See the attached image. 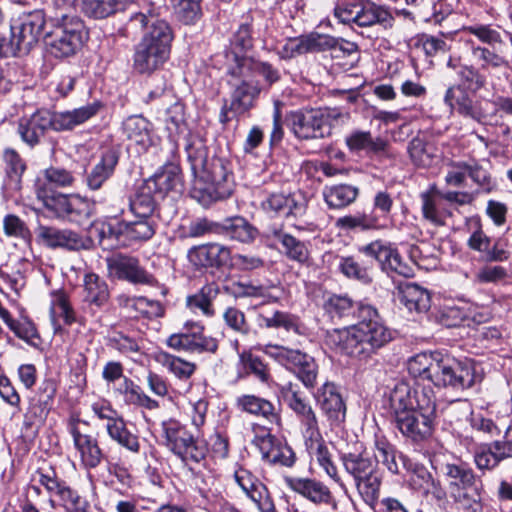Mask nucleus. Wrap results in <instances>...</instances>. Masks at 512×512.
Masks as SVG:
<instances>
[{"mask_svg": "<svg viewBox=\"0 0 512 512\" xmlns=\"http://www.w3.org/2000/svg\"><path fill=\"white\" fill-rule=\"evenodd\" d=\"M124 401L127 404H132L136 406H140L146 408L148 410H155L159 408L158 401L152 399L150 396L146 395L140 386L137 384L132 387L126 395L123 396Z\"/></svg>", "mask_w": 512, "mask_h": 512, "instance_id": "774afa93", "label": "nucleus"}, {"mask_svg": "<svg viewBox=\"0 0 512 512\" xmlns=\"http://www.w3.org/2000/svg\"><path fill=\"white\" fill-rule=\"evenodd\" d=\"M357 317L354 325L327 331L325 343L342 355L367 361L391 341L392 335L372 306L357 304Z\"/></svg>", "mask_w": 512, "mask_h": 512, "instance_id": "f257e3e1", "label": "nucleus"}, {"mask_svg": "<svg viewBox=\"0 0 512 512\" xmlns=\"http://www.w3.org/2000/svg\"><path fill=\"white\" fill-rule=\"evenodd\" d=\"M359 251L369 257L376 259L383 271L395 273L405 278L414 276V268L403 261L398 250L390 243L381 240L373 241L359 248Z\"/></svg>", "mask_w": 512, "mask_h": 512, "instance_id": "ddd939ff", "label": "nucleus"}, {"mask_svg": "<svg viewBox=\"0 0 512 512\" xmlns=\"http://www.w3.org/2000/svg\"><path fill=\"white\" fill-rule=\"evenodd\" d=\"M305 446L309 453L312 463L317 464L327 476H329L336 483H341V478L338 474L337 467L332 459V454L329 451L320 431L317 435L311 434L305 437Z\"/></svg>", "mask_w": 512, "mask_h": 512, "instance_id": "412c9836", "label": "nucleus"}, {"mask_svg": "<svg viewBox=\"0 0 512 512\" xmlns=\"http://www.w3.org/2000/svg\"><path fill=\"white\" fill-rule=\"evenodd\" d=\"M126 0H88L83 13L96 19L106 18L124 8Z\"/></svg>", "mask_w": 512, "mask_h": 512, "instance_id": "3c124183", "label": "nucleus"}, {"mask_svg": "<svg viewBox=\"0 0 512 512\" xmlns=\"http://www.w3.org/2000/svg\"><path fill=\"white\" fill-rule=\"evenodd\" d=\"M358 12L354 23L360 27H369L379 24L387 29L393 26L394 17L391 12L383 6L361 2Z\"/></svg>", "mask_w": 512, "mask_h": 512, "instance_id": "cd10ccee", "label": "nucleus"}, {"mask_svg": "<svg viewBox=\"0 0 512 512\" xmlns=\"http://www.w3.org/2000/svg\"><path fill=\"white\" fill-rule=\"evenodd\" d=\"M123 132L126 138L141 150H146L153 143L152 125L142 116L128 117L123 122Z\"/></svg>", "mask_w": 512, "mask_h": 512, "instance_id": "a878e982", "label": "nucleus"}, {"mask_svg": "<svg viewBox=\"0 0 512 512\" xmlns=\"http://www.w3.org/2000/svg\"><path fill=\"white\" fill-rule=\"evenodd\" d=\"M253 47V38L251 36V28L248 24H242L233 34L231 39V51L227 54V59L234 53L243 55Z\"/></svg>", "mask_w": 512, "mask_h": 512, "instance_id": "4d7b16f0", "label": "nucleus"}, {"mask_svg": "<svg viewBox=\"0 0 512 512\" xmlns=\"http://www.w3.org/2000/svg\"><path fill=\"white\" fill-rule=\"evenodd\" d=\"M84 301L101 307L109 300L107 283L95 273H88L83 280Z\"/></svg>", "mask_w": 512, "mask_h": 512, "instance_id": "72a5a7b5", "label": "nucleus"}, {"mask_svg": "<svg viewBox=\"0 0 512 512\" xmlns=\"http://www.w3.org/2000/svg\"><path fill=\"white\" fill-rule=\"evenodd\" d=\"M473 361L467 358L454 359L450 363V386L469 388L474 383Z\"/></svg>", "mask_w": 512, "mask_h": 512, "instance_id": "c03bdc74", "label": "nucleus"}, {"mask_svg": "<svg viewBox=\"0 0 512 512\" xmlns=\"http://www.w3.org/2000/svg\"><path fill=\"white\" fill-rule=\"evenodd\" d=\"M187 158L196 177L204 186H195L192 197L203 206L227 199L233 193L235 182L228 160L213 156L207 158V150L201 141H195L186 146Z\"/></svg>", "mask_w": 512, "mask_h": 512, "instance_id": "20e7f679", "label": "nucleus"}, {"mask_svg": "<svg viewBox=\"0 0 512 512\" xmlns=\"http://www.w3.org/2000/svg\"><path fill=\"white\" fill-rule=\"evenodd\" d=\"M121 233L133 241H146L155 234V226L150 218H137L125 223Z\"/></svg>", "mask_w": 512, "mask_h": 512, "instance_id": "8fccbe9b", "label": "nucleus"}, {"mask_svg": "<svg viewBox=\"0 0 512 512\" xmlns=\"http://www.w3.org/2000/svg\"><path fill=\"white\" fill-rule=\"evenodd\" d=\"M102 108L94 101L85 106L65 111L37 110L29 117L19 119L17 132L21 140L33 148L40 143L41 137L49 130L56 132L71 131L92 117Z\"/></svg>", "mask_w": 512, "mask_h": 512, "instance_id": "423d86ee", "label": "nucleus"}, {"mask_svg": "<svg viewBox=\"0 0 512 512\" xmlns=\"http://www.w3.org/2000/svg\"><path fill=\"white\" fill-rule=\"evenodd\" d=\"M129 25L144 29L140 42L135 47L134 68L139 73H151L168 59L173 39L169 25L151 10L130 17Z\"/></svg>", "mask_w": 512, "mask_h": 512, "instance_id": "39448f33", "label": "nucleus"}, {"mask_svg": "<svg viewBox=\"0 0 512 512\" xmlns=\"http://www.w3.org/2000/svg\"><path fill=\"white\" fill-rule=\"evenodd\" d=\"M340 460L362 500L373 509L378 504L383 480L379 463L392 474L399 473L397 451L383 438L375 440L372 452L367 449L347 452L341 455Z\"/></svg>", "mask_w": 512, "mask_h": 512, "instance_id": "f03ea898", "label": "nucleus"}, {"mask_svg": "<svg viewBox=\"0 0 512 512\" xmlns=\"http://www.w3.org/2000/svg\"><path fill=\"white\" fill-rule=\"evenodd\" d=\"M226 235L242 243H250L255 240L258 231L243 217L226 219L222 225Z\"/></svg>", "mask_w": 512, "mask_h": 512, "instance_id": "79ce46f5", "label": "nucleus"}, {"mask_svg": "<svg viewBox=\"0 0 512 512\" xmlns=\"http://www.w3.org/2000/svg\"><path fill=\"white\" fill-rule=\"evenodd\" d=\"M59 500L66 512H88L89 510L88 501L69 486L63 490Z\"/></svg>", "mask_w": 512, "mask_h": 512, "instance_id": "052dcab7", "label": "nucleus"}, {"mask_svg": "<svg viewBox=\"0 0 512 512\" xmlns=\"http://www.w3.org/2000/svg\"><path fill=\"white\" fill-rule=\"evenodd\" d=\"M280 394L289 408L300 418L304 427V437L319 432L318 419L305 397L299 390L297 384L287 383L280 388Z\"/></svg>", "mask_w": 512, "mask_h": 512, "instance_id": "dca6fc26", "label": "nucleus"}, {"mask_svg": "<svg viewBox=\"0 0 512 512\" xmlns=\"http://www.w3.org/2000/svg\"><path fill=\"white\" fill-rule=\"evenodd\" d=\"M218 293L219 288L217 284H206L196 294L187 297V306L194 312L199 310L203 315L212 317L215 314L212 302Z\"/></svg>", "mask_w": 512, "mask_h": 512, "instance_id": "e433bc0d", "label": "nucleus"}, {"mask_svg": "<svg viewBox=\"0 0 512 512\" xmlns=\"http://www.w3.org/2000/svg\"><path fill=\"white\" fill-rule=\"evenodd\" d=\"M52 395L37 392L29 399V406L24 414L23 426L26 429L41 426L50 411Z\"/></svg>", "mask_w": 512, "mask_h": 512, "instance_id": "c85d7f7f", "label": "nucleus"}, {"mask_svg": "<svg viewBox=\"0 0 512 512\" xmlns=\"http://www.w3.org/2000/svg\"><path fill=\"white\" fill-rule=\"evenodd\" d=\"M455 70V80H454V86L457 87L459 90H463L465 92L467 91H474L477 88H479V76L477 72L471 68V67H454ZM454 88H450V93H452ZM454 96L450 94V99Z\"/></svg>", "mask_w": 512, "mask_h": 512, "instance_id": "5fc2aeb1", "label": "nucleus"}, {"mask_svg": "<svg viewBox=\"0 0 512 512\" xmlns=\"http://www.w3.org/2000/svg\"><path fill=\"white\" fill-rule=\"evenodd\" d=\"M397 298L409 312L420 314L430 308L429 292L415 283H400L397 286Z\"/></svg>", "mask_w": 512, "mask_h": 512, "instance_id": "5701e85b", "label": "nucleus"}, {"mask_svg": "<svg viewBox=\"0 0 512 512\" xmlns=\"http://www.w3.org/2000/svg\"><path fill=\"white\" fill-rule=\"evenodd\" d=\"M79 424V419L71 418L68 422V431L79 454L81 465L85 469H94L101 464L104 454L98 440L90 434L82 433Z\"/></svg>", "mask_w": 512, "mask_h": 512, "instance_id": "2eb2a0df", "label": "nucleus"}, {"mask_svg": "<svg viewBox=\"0 0 512 512\" xmlns=\"http://www.w3.org/2000/svg\"><path fill=\"white\" fill-rule=\"evenodd\" d=\"M239 366L244 374H253L260 382L270 384L272 378L268 366L250 351L238 353Z\"/></svg>", "mask_w": 512, "mask_h": 512, "instance_id": "a18cd8bd", "label": "nucleus"}, {"mask_svg": "<svg viewBox=\"0 0 512 512\" xmlns=\"http://www.w3.org/2000/svg\"><path fill=\"white\" fill-rule=\"evenodd\" d=\"M107 270L110 276L125 280L133 284L154 283V278L139 263L135 257L127 255H114L107 258Z\"/></svg>", "mask_w": 512, "mask_h": 512, "instance_id": "f3484780", "label": "nucleus"}, {"mask_svg": "<svg viewBox=\"0 0 512 512\" xmlns=\"http://www.w3.org/2000/svg\"><path fill=\"white\" fill-rule=\"evenodd\" d=\"M200 0H172L178 18L185 24L197 20L200 14Z\"/></svg>", "mask_w": 512, "mask_h": 512, "instance_id": "e2e57ef3", "label": "nucleus"}, {"mask_svg": "<svg viewBox=\"0 0 512 512\" xmlns=\"http://www.w3.org/2000/svg\"><path fill=\"white\" fill-rule=\"evenodd\" d=\"M92 215L91 203L80 196L71 195V204L67 220L74 223H82Z\"/></svg>", "mask_w": 512, "mask_h": 512, "instance_id": "680f3d73", "label": "nucleus"}, {"mask_svg": "<svg viewBox=\"0 0 512 512\" xmlns=\"http://www.w3.org/2000/svg\"><path fill=\"white\" fill-rule=\"evenodd\" d=\"M106 430L109 437L120 446L132 453L139 452L140 443L138 437L127 429L126 423L121 416H118L110 424H106Z\"/></svg>", "mask_w": 512, "mask_h": 512, "instance_id": "58836bf2", "label": "nucleus"}, {"mask_svg": "<svg viewBox=\"0 0 512 512\" xmlns=\"http://www.w3.org/2000/svg\"><path fill=\"white\" fill-rule=\"evenodd\" d=\"M237 405L244 411L265 418L271 424H280V415L268 400L255 395H243L237 398Z\"/></svg>", "mask_w": 512, "mask_h": 512, "instance_id": "c756f323", "label": "nucleus"}, {"mask_svg": "<svg viewBox=\"0 0 512 512\" xmlns=\"http://www.w3.org/2000/svg\"><path fill=\"white\" fill-rule=\"evenodd\" d=\"M236 483L246 493V495L257 505L260 510H263L262 502L266 497L265 486L256 478L250 471L244 468H239L234 473Z\"/></svg>", "mask_w": 512, "mask_h": 512, "instance_id": "473e14b6", "label": "nucleus"}, {"mask_svg": "<svg viewBox=\"0 0 512 512\" xmlns=\"http://www.w3.org/2000/svg\"><path fill=\"white\" fill-rule=\"evenodd\" d=\"M263 324L267 328H284L286 331L299 332V326L294 316L275 311L271 316H261Z\"/></svg>", "mask_w": 512, "mask_h": 512, "instance_id": "0e129e2a", "label": "nucleus"}, {"mask_svg": "<svg viewBox=\"0 0 512 512\" xmlns=\"http://www.w3.org/2000/svg\"><path fill=\"white\" fill-rule=\"evenodd\" d=\"M156 361L179 379H189L196 370V365L167 352H159Z\"/></svg>", "mask_w": 512, "mask_h": 512, "instance_id": "de8ad7c7", "label": "nucleus"}, {"mask_svg": "<svg viewBox=\"0 0 512 512\" xmlns=\"http://www.w3.org/2000/svg\"><path fill=\"white\" fill-rule=\"evenodd\" d=\"M407 369L414 378L431 381L436 388L445 389L447 386L448 361L439 351L412 356L407 362Z\"/></svg>", "mask_w": 512, "mask_h": 512, "instance_id": "9d476101", "label": "nucleus"}, {"mask_svg": "<svg viewBox=\"0 0 512 512\" xmlns=\"http://www.w3.org/2000/svg\"><path fill=\"white\" fill-rule=\"evenodd\" d=\"M35 240L37 244L50 249L62 248L79 251L90 247V241L85 240L75 231L43 224H39L35 228Z\"/></svg>", "mask_w": 512, "mask_h": 512, "instance_id": "4468645a", "label": "nucleus"}, {"mask_svg": "<svg viewBox=\"0 0 512 512\" xmlns=\"http://www.w3.org/2000/svg\"><path fill=\"white\" fill-rule=\"evenodd\" d=\"M339 268L348 278H353L362 283H370L372 277L368 268L361 266L352 256L342 257Z\"/></svg>", "mask_w": 512, "mask_h": 512, "instance_id": "13d9d810", "label": "nucleus"}, {"mask_svg": "<svg viewBox=\"0 0 512 512\" xmlns=\"http://www.w3.org/2000/svg\"><path fill=\"white\" fill-rule=\"evenodd\" d=\"M187 256L195 267H220L230 259V250L219 243H208L192 247Z\"/></svg>", "mask_w": 512, "mask_h": 512, "instance_id": "4be33fe9", "label": "nucleus"}, {"mask_svg": "<svg viewBox=\"0 0 512 512\" xmlns=\"http://www.w3.org/2000/svg\"><path fill=\"white\" fill-rule=\"evenodd\" d=\"M350 114L340 108L301 109L286 116L288 126L299 139H319L332 133L335 126L348 121Z\"/></svg>", "mask_w": 512, "mask_h": 512, "instance_id": "0eeeda50", "label": "nucleus"}, {"mask_svg": "<svg viewBox=\"0 0 512 512\" xmlns=\"http://www.w3.org/2000/svg\"><path fill=\"white\" fill-rule=\"evenodd\" d=\"M340 229H361L363 231L378 228V218L372 214L358 213L340 217L336 221Z\"/></svg>", "mask_w": 512, "mask_h": 512, "instance_id": "603ef678", "label": "nucleus"}, {"mask_svg": "<svg viewBox=\"0 0 512 512\" xmlns=\"http://www.w3.org/2000/svg\"><path fill=\"white\" fill-rule=\"evenodd\" d=\"M227 60L230 62L228 73L235 78L236 81L245 80L253 82L259 60L245 55H238L237 53H234L233 56H230Z\"/></svg>", "mask_w": 512, "mask_h": 512, "instance_id": "37998d69", "label": "nucleus"}, {"mask_svg": "<svg viewBox=\"0 0 512 512\" xmlns=\"http://www.w3.org/2000/svg\"><path fill=\"white\" fill-rule=\"evenodd\" d=\"M145 183L148 188H151L155 194L160 196H164L171 191L180 192L182 187L180 169L174 164L165 165L160 172Z\"/></svg>", "mask_w": 512, "mask_h": 512, "instance_id": "bb28decb", "label": "nucleus"}, {"mask_svg": "<svg viewBox=\"0 0 512 512\" xmlns=\"http://www.w3.org/2000/svg\"><path fill=\"white\" fill-rule=\"evenodd\" d=\"M389 402L395 424L405 437L421 442L432 434L436 403L431 390H418L401 381L391 390Z\"/></svg>", "mask_w": 512, "mask_h": 512, "instance_id": "7ed1b4c3", "label": "nucleus"}, {"mask_svg": "<svg viewBox=\"0 0 512 512\" xmlns=\"http://www.w3.org/2000/svg\"><path fill=\"white\" fill-rule=\"evenodd\" d=\"M165 445L183 461L200 462L205 458L206 449L200 445L187 429L176 421L163 423Z\"/></svg>", "mask_w": 512, "mask_h": 512, "instance_id": "f8f14e48", "label": "nucleus"}, {"mask_svg": "<svg viewBox=\"0 0 512 512\" xmlns=\"http://www.w3.org/2000/svg\"><path fill=\"white\" fill-rule=\"evenodd\" d=\"M198 331L180 332L172 334L166 340L167 345L175 350H184L191 353H215L218 349V341L213 337L204 336L201 333L203 329L199 325H194Z\"/></svg>", "mask_w": 512, "mask_h": 512, "instance_id": "a211bd4d", "label": "nucleus"}, {"mask_svg": "<svg viewBox=\"0 0 512 512\" xmlns=\"http://www.w3.org/2000/svg\"><path fill=\"white\" fill-rule=\"evenodd\" d=\"M324 309L332 318H344L355 313V307L352 300L346 296L334 295L324 304Z\"/></svg>", "mask_w": 512, "mask_h": 512, "instance_id": "864d4df0", "label": "nucleus"}, {"mask_svg": "<svg viewBox=\"0 0 512 512\" xmlns=\"http://www.w3.org/2000/svg\"><path fill=\"white\" fill-rule=\"evenodd\" d=\"M0 317L18 338L34 347H38L40 345V336L35 325L31 321L27 319L15 320L10 316V313L7 310H1Z\"/></svg>", "mask_w": 512, "mask_h": 512, "instance_id": "a19ab883", "label": "nucleus"}, {"mask_svg": "<svg viewBox=\"0 0 512 512\" xmlns=\"http://www.w3.org/2000/svg\"><path fill=\"white\" fill-rule=\"evenodd\" d=\"M345 143L353 153L364 151L367 155L385 153L388 142L381 137H373L370 131L354 130L346 138Z\"/></svg>", "mask_w": 512, "mask_h": 512, "instance_id": "393cba45", "label": "nucleus"}, {"mask_svg": "<svg viewBox=\"0 0 512 512\" xmlns=\"http://www.w3.org/2000/svg\"><path fill=\"white\" fill-rule=\"evenodd\" d=\"M264 353L274 358L280 364L293 368L296 371L304 364L310 355L298 349H291L280 345H267Z\"/></svg>", "mask_w": 512, "mask_h": 512, "instance_id": "ea45409f", "label": "nucleus"}, {"mask_svg": "<svg viewBox=\"0 0 512 512\" xmlns=\"http://www.w3.org/2000/svg\"><path fill=\"white\" fill-rule=\"evenodd\" d=\"M263 207L265 210L287 215L300 210L293 198L282 193L271 194L263 203Z\"/></svg>", "mask_w": 512, "mask_h": 512, "instance_id": "6e6d98bb", "label": "nucleus"}, {"mask_svg": "<svg viewBox=\"0 0 512 512\" xmlns=\"http://www.w3.org/2000/svg\"><path fill=\"white\" fill-rule=\"evenodd\" d=\"M323 195L330 208H343L355 201L358 188L347 184L335 185L326 188Z\"/></svg>", "mask_w": 512, "mask_h": 512, "instance_id": "49530a36", "label": "nucleus"}, {"mask_svg": "<svg viewBox=\"0 0 512 512\" xmlns=\"http://www.w3.org/2000/svg\"><path fill=\"white\" fill-rule=\"evenodd\" d=\"M118 158V153L114 150H107L103 153L101 160L87 176V185L90 189H100L103 183L111 177L118 163Z\"/></svg>", "mask_w": 512, "mask_h": 512, "instance_id": "2f4dec72", "label": "nucleus"}, {"mask_svg": "<svg viewBox=\"0 0 512 512\" xmlns=\"http://www.w3.org/2000/svg\"><path fill=\"white\" fill-rule=\"evenodd\" d=\"M447 200L437 189L432 188L422 195V210L426 219L436 225L445 224V201Z\"/></svg>", "mask_w": 512, "mask_h": 512, "instance_id": "c9c22d12", "label": "nucleus"}, {"mask_svg": "<svg viewBox=\"0 0 512 512\" xmlns=\"http://www.w3.org/2000/svg\"><path fill=\"white\" fill-rule=\"evenodd\" d=\"M5 180L3 188L9 192H18L22 188V177L26 171V163L20 154L13 148L3 151Z\"/></svg>", "mask_w": 512, "mask_h": 512, "instance_id": "b1692460", "label": "nucleus"}, {"mask_svg": "<svg viewBox=\"0 0 512 512\" xmlns=\"http://www.w3.org/2000/svg\"><path fill=\"white\" fill-rule=\"evenodd\" d=\"M165 124L170 136H174L181 132L182 127L185 124L184 106L181 103L175 102L168 107L166 111Z\"/></svg>", "mask_w": 512, "mask_h": 512, "instance_id": "338daca9", "label": "nucleus"}, {"mask_svg": "<svg viewBox=\"0 0 512 512\" xmlns=\"http://www.w3.org/2000/svg\"><path fill=\"white\" fill-rule=\"evenodd\" d=\"M287 486L315 505H330L333 495L330 488L320 480L307 477L286 478Z\"/></svg>", "mask_w": 512, "mask_h": 512, "instance_id": "6ab92c4d", "label": "nucleus"}, {"mask_svg": "<svg viewBox=\"0 0 512 512\" xmlns=\"http://www.w3.org/2000/svg\"><path fill=\"white\" fill-rule=\"evenodd\" d=\"M154 192L145 183L139 188L135 197L130 200L129 207L136 218H150L155 210V199L152 196Z\"/></svg>", "mask_w": 512, "mask_h": 512, "instance_id": "09e8293b", "label": "nucleus"}, {"mask_svg": "<svg viewBox=\"0 0 512 512\" xmlns=\"http://www.w3.org/2000/svg\"><path fill=\"white\" fill-rule=\"evenodd\" d=\"M45 24L43 10L36 9L20 15L11 25L6 51L12 56L28 54L42 38Z\"/></svg>", "mask_w": 512, "mask_h": 512, "instance_id": "6e6552de", "label": "nucleus"}, {"mask_svg": "<svg viewBox=\"0 0 512 512\" xmlns=\"http://www.w3.org/2000/svg\"><path fill=\"white\" fill-rule=\"evenodd\" d=\"M233 86H235V89L232 93L229 110L243 113L252 106L253 100L259 94L260 89L254 82L245 80L235 81Z\"/></svg>", "mask_w": 512, "mask_h": 512, "instance_id": "f704fd0d", "label": "nucleus"}, {"mask_svg": "<svg viewBox=\"0 0 512 512\" xmlns=\"http://www.w3.org/2000/svg\"><path fill=\"white\" fill-rule=\"evenodd\" d=\"M273 234L281 243L283 253L287 258L299 264H307L309 262L310 253L304 242L280 230H275Z\"/></svg>", "mask_w": 512, "mask_h": 512, "instance_id": "4c0bfd02", "label": "nucleus"}, {"mask_svg": "<svg viewBox=\"0 0 512 512\" xmlns=\"http://www.w3.org/2000/svg\"><path fill=\"white\" fill-rule=\"evenodd\" d=\"M35 193L37 198L44 203L45 207L54 212L58 218L67 219L71 196L64 194L52 196L51 190L46 186V182H43L41 179H38L35 183Z\"/></svg>", "mask_w": 512, "mask_h": 512, "instance_id": "7c9ffc66", "label": "nucleus"}, {"mask_svg": "<svg viewBox=\"0 0 512 512\" xmlns=\"http://www.w3.org/2000/svg\"><path fill=\"white\" fill-rule=\"evenodd\" d=\"M83 36L82 22L63 14L61 22L55 25L45 37L47 52L59 59L71 57L82 47Z\"/></svg>", "mask_w": 512, "mask_h": 512, "instance_id": "1a4fd4ad", "label": "nucleus"}, {"mask_svg": "<svg viewBox=\"0 0 512 512\" xmlns=\"http://www.w3.org/2000/svg\"><path fill=\"white\" fill-rule=\"evenodd\" d=\"M450 496L454 498L458 509L465 512H478L475 477L468 465L464 463L450 465Z\"/></svg>", "mask_w": 512, "mask_h": 512, "instance_id": "9b49d317", "label": "nucleus"}, {"mask_svg": "<svg viewBox=\"0 0 512 512\" xmlns=\"http://www.w3.org/2000/svg\"><path fill=\"white\" fill-rule=\"evenodd\" d=\"M3 230L6 236L28 241L30 230L26 223L17 215L7 214L3 218Z\"/></svg>", "mask_w": 512, "mask_h": 512, "instance_id": "bf43d9fd", "label": "nucleus"}, {"mask_svg": "<svg viewBox=\"0 0 512 512\" xmlns=\"http://www.w3.org/2000/svg\"><path fill=\"white\" fill-rule=\"evenodd\" d=\"M223 319L225 324L236 333L241 335L250 334L251 328L246 321L245 314L241 310L235 307H228L223 313Z\"/></svg>", "mask_w": 512, "mask_h": 512, "instance_id": "69168bd1", "label": "nucleus"}, {"mask_svg": "<svg viewBox=\"0 0 512 512\" xmlns=\"http://www.w3.org/2000/svg\"><path fill=\"white\" fill-rule=\"evenodd\" d=\"M316 401L330 425H339L344 421L346 406L333 384H324L316 396Z\"/></svg>", "mask_w": 512, "mask_h": 512, "instance_id": "aec40b11", "label": "nucleus"}]
</instances>
